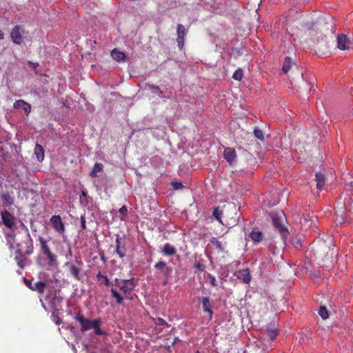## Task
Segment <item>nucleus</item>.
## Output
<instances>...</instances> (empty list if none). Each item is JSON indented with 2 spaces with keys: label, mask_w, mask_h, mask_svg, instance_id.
I'll use <instances>...</instances> for the list:
<instances>
[{
  "label": "nucleus",
  "mask_w": 353,
  "mask_h": 353,
  "mask_svg": "<svg viewBox=\"0 0 353 353\" xmlns=\"http://www.w3.org/2000/svg\"><path fill=\"white\" fill-rule=\"evenodd\" d=\"M345 204L347 205L348 211H353V196L350 201H346Z\"/></svg>",
  "instance_id": "nucleus-43"
},
{
  "label": "nucleus",
  "mask_w": 353,
  "mask_h": 353,
  "mask_svg": "<svg viewBox=\"0 0 353 353\" xmlns=\"http://www.w3.org/2000/svg\"><path fill=\"white\" fill-rule=\"evenodd\" d=\"M319 314L323 319H327L329 316L328 311L325 306H321L319 310Z\"/></svg>",
  "instance_id": "nucleus-36"
},
{
  "label": "nucleus",
  "mask_w": 353,
  "mask_h": 353,
  "mask_svg": "<svg viewBox=\"0 0 353 353\" xmlns=\"http://www.w3.org/2000/svg\"><path fill=\"white\" fill-rule=\"evenodd\" d=\"M34 154L36 155L37 159L39 162H42L44 159V149L43 146L40 144H36L34 148Z\"/></svg>",
  "instance_id": "nucleus-25"
},
{
  "label": "nucleus",
  "mask_w": 353,
  "mask_h": 353,
  "mask_svg": "<svg viewBox=\"0 0 353 353\" xmlns=\"http://www.w3.org/2000/svg\"><path fill=\"white\" fill-rule=\"evenodd\" d=\"M174 187L176 188V189H179L180 188H182L183 187V184L181 183H174Z\"/></svg>",
  "instance_id": "nucleus-45"
},
{
  "label": "nucleus",
  "mask_w": 353,
  "mask_h": 353,
  "mask_svg": "<svg viewBox=\"0 0 353 353\" xmlns=\"http://www.w3.org/2000/svg\"><path fill=\"white\" fill-rule=\"evenodd\" d=\"M74 319L79 322L82 332L93 329L97 335H107V332L101 329V320L100 319L90 320L85 318L84 316L79 312L74 316Z\"/></svg>",
  "instance_id": "nucleus-2"
},
{
  "label": "nucleus",
  "mask_w": 353,
  "mask_h": 353,
  "mask_svg": "<svg viewBox=\"0 0 353 353\" xmlns=\"http://www.w3.org/2000/svg\"><path fill=\"white\" fill-rule=\"evenodd\" d=\"M154 268L158 270L162 271L165 277L166 278V279H168V277L170 276V275L172 272V268L168 266L166 263L164 262L163 261H159V262H157L154 265ZM166 284H167V280H165L163 282V285H166Z\"/></svg>",
  "instance_id": "nucleus-14"
},
{
  "label": "nucleus",
  "mask_w": 353,
  "mask_h": 353,
  "mask_svg": "<svg viewBox=\"0 0 353 353\" xmlns=\"http://www.w3.org/2000/svg\"><path fill=\"white\" fill-rule=\"evenodd\" d=\"M194 266L195 269L196 270V271H198V272H203V271H204V270H205V265H203V264H202L201 262H199V261H196V262L194 263Z\"/></svg>",
  "instance_id": "nucleus-41"
},
{
  "label": "nucleus",
  "mask_w": 353,
  "mask_h": 353,
  "mask_svg": "<svg viewBox=\"0 0 353 353\" xmlns=\"http://www.w3.org/2000/svg\"><path fill=\"white\" fill-rule=\"evenodd\" d=\"M23 282L29 289L36 291L41 294L44 292L46 287V283L43 281H37L32 284L30 280L23 278Z\"/></svg>",
  "instance_id": "nucleus-12"
},
{
  "label": "nucleus",
  "mask_w": 353,
  "mask_h": 353,
  "mask_svg": "<svg viewBox=\"0 0 353 353\" xmlns=\"http://www.w3.org/2000/svg\"><path fill=\"white\" fill-rule=\"evenodd\" d=\"M210 241L219 252H223L224 251V248L221 243L216 238L212 237Z\"/></svg>",
  "instance_id": "nucleus-30"
},
{
  "label": "nucleus",
  "mask_w": 353,
  "mask_h": 353,
  "mask_svg": "<svg viewBox=\"0 0 353 353\" xmlns=\"http://www.w3.org/2000/svg\"><path fill=\"white\" fill-rule=\"evenodd\" d=\"M13 107L16 109L20 108H23V110H24V112L26 114H28L31 111L30 104L26 102L23 99H19V100L16 101L14 103Z\"/></svg>",
  "instance_id": "nucleus-20"
},
{
  "label": "nucleus",
  "mask_w": 353,
  "mask_h": 353,
  "mask_svg": "<svg viewBox=\"0 0 353 353\" xmlns=\"http://www.w3.org/2000/svg\"><path fill=\"white\" fill-rule=\"evenodd\" d=\"M1 200L3 206L8 207L14 204V198L8 192L3 193L1 195Z\"/></svg>",
  "instance_id": "nucleus-27"
},
{
  "label": "nucleus",
  "mask_w": 353,
  "mask_h": 353,
  "mask_svg": "<svg viewBox=\"0 0 353 353\" xmlns=\"http://www.w3.org/2000/svg\"><path fill=\"white\" fill-rule=\"evenodd\" d=\"M135 286L133 279H121L116 278L110 290L111 296L116 299L117 303L122 304L124 299H132L129 296L134 290Z\"/></svg>",
  "instance_id": "nucleus-1"
},
{
  "label": "nucleus",
  "mask_w": 353,
  "mask_h": 353,
  "mask_svg": "<svg viewBox=\"0 0 353 353\" xmlns=\"http://www.w3.org/2000/svg\"><path fill=\"white\" fill-rule=\"evenodd\" d=\"M119 212L120 214L119 219L121 221H125L128 214V208L125 205L122 206Z\"/></svg>",
  "instance_id": "nucleus-34"
},
{
  "label": "nucleus",
  "mask_w": 353,
  "mask_h": 353,
  "mask_svg": "<svg viewBox=\"0 0 353 353\" xmlns=\"http://www.w3.org/2000/svg\"><path fill=\"white\" fill-rule=\"evenodd\" d=\"M229 211H233L236 213V205L233 203H228L227 205H223V209L221 210L219 207L216 208L213 211V216L215 217L216 220H218L222 224H230V223L228 221V220H225V223H224L221 218L226 217L228 218V212Z\"/></svg>",
  "instance_id": "nucleus-5"
},
{
  "label": "nucleus",
  "mask_w": 353,
  "mask_h": 353,
  "mask_svg": "<svg viewBox=\"0 0 353 353\" xmlns=\"http://www.w3.org/2000/svg\"><path fill=\"white\" fill-rule=\"evenodd\" d=\"M162 253L165 256H173L176 253V249L170 243H167L163 245Z\"/></svg>",
  "instance_id": "nucleus-26"
},
{
  "label": "nucleus",
  "mask_w": 353,
  "mask_h": 353,
  "mask_svg": "<svg viewBox=\"0 0 353 353\" xmlns=\"http://www.w3.org/2000/svg\"><path fill=\"white\" fill-rule=\"evenodd\" d=\"M243 77V71L241 68H238L232 75V78L236 81H241Z\"/></svg>",
  "instance_id": "nucleus-35"
},
{
  "label": "nucleus",
  "mask_w": 353,
  "mask_h": 353,
  "mask_svg": "<svg viewBox=\"0 0 353 353\" xmlns=\"http://www.w3.org/2000/svg\"><path fill=\"white\" fill-rule=\"evenodd\" d=\"M303 3H306L308 1V0H302Z\"/></svg>",
  "instance_id": "nucleus-49"
},
{
  "label": "nucleus",
  "mask_w": 353,
  "mask_h": 353,
  "mask_svg": "<svg viewBox=\"0 0 353 353\" xmlns=\"http://www.w3.org/2000/svg\"><path fill=\"white\" fill-rule=\"evenodd\" d=\"M97 278L99 281L101 280V283H103L106 286L110 285V281L107 276L103 275L100 272L97 274Z\"/></svg>",
  "instance_id": "nucleus-33"
},
{
  "label": "nucleus",
  "mask_w": 353,
  "mask_h": 353,
  "mask_svg": "<svg viewBox=\"0 0 353 353\" xmlns=\"http://www.w3.org/2000/svg\"><path fill=\"white\" fill-rule=\"evenodd\" d=\"M154 322L157 325H166L169 326L168 323L162 318H157L154 319Z\"/></svg>",
  "instance_id": "nucleus-40"
},
{
  "label": "nucleus",
  "mask_w": 353,
  "mask_h": 353,
  "mask_svg": "<svg viewBox=\"0 0 353 353\" xmlns=\"http://www.w3.org/2000/svg\"><path fill=\"white\" fill-rule=\"evenodd\" d=\"M209 278L210 280V284L214 287L217 286V282H216L215 276L212 274H209Z\"/></svg>",
  "instance_id": "nucleus-44"
},
{
  "label": "nucleus",
  "mask_w": 353,
  "mask_h": 353,
  "mask_svg": "<svg viewBox=\"0 0 353 353\" xmlns=\"http://www.w3.org/2000/svg\"><path fill=\"white\" fill-rule=\"evenodd\" d=\"M201 301L203 311L205 312L208 313L210 316V318L211 319L212 316L213 312L211 309V303L210 301V299L208 297H202Z\"/></svg>",
  "instance_id": "nucleus-22"
},
{
  "label": "nucleus",
  "mask_w": 353,
  "mask_h": 353,
  "mask_svg": "<svg viewBox=\"0 0 353 353\" xmlns=\"http://www.w3.org/2000/svg\"><path fill=\"white\" fill-rule=\"evenodd\" d=\"M1 219L5 226L12 230L16 225V218L8 210H5L1 212Z\"/></svg>",
  "instance_id": "nucleus-11"
},
{
  "label": "nucleus",
  "mask_w": 353,
  "mask_h": 353,
  "mask_svg": "<svg viewBox=\"0 0 353 353\" xmlns=\"http://www.w3.org/2000/svg\"><path fill=\"white\" fill-rule=\"evenodd\" d=\"M273 225L278 230L283 239H285L289 232L285 225V217L283 212H278L271 214Z\"/></svg>",
  "instance_id": "nucleus-3"
},
{
  "label": "nucleus",
  "mask_w": 353,
  "mask_h": 353,
  "mask_svg": "<svg viewBox=\"0 0 353 353\" xmlns=\"http://www.w3.org/2000/svg\"><path fill=\"white\" fill-rule=\"evenodd\" d=\"M102 170H103V165L99 163H96L93 166L92 172H90V176L92 177H95L97 176V174L98 172H101Z\"/></svg>",
  "instance_id": "nucleus-31"
},
{
  "label": "nucleus",
  "mask_w": 353,
  "mask_h": 353,
  "mask_svg": "<svg viewBox=\"0 0 353 353\" xmlns=\"http://www.w3.org/2000/svg\"><path fill=\"white\" fill-rule=\"evenodd\" d=\"M223 157L230 164H232L237 157L235 150L232 148L224 149Z\"/></svg>",
  "instance_id": "nucleus-17"
},
{
  "label": "nucleus",
  "mask_w": 353,
  "mask_h": 353,
  "mask_svg": "<svg viewBox=\"0 0 353 353\" xmlns=\"http://www.w3.org/2000/svg\"><path fill=\"white\" fill-rule=\"evenodd\" d=\"M315 176V181H316V188L319 190H321L325 183V174L321 172H319L316 173Z\"/></svg>",
  "instance_id": "nucleus-23"
},
{
  "label": "nucleus",
  "mask_w": 353,
  "mask_h": 353,
  "mask_svg": "<svg viewBox=\"0 0 353 353\" xmlns=\"http://www.w3.org/2000/svg\"><path fill=\"white\" fill-rule=\"evenodd\" d=\"M17 245H18L19 247H22V245H21V244H20V243H18V244H17Z\"/></svg>",
  "instance_id": "nucleus-50"
},
{
  "label": "nucleus",
  "mask_w": 353,
  "mask_h": 353,
  "mask_svg": "<svg viewBox=\"0 0 353 353\" xmlns=\"http://www.w3.org/2000/svg\"><path fill=\"white\" fill-rule=\"evenodd\" d=\"M145 87H148L150 89L154 90L157 91L158 92V95L159 97H161L162 91L160 90L159 86H157L156 85L150 84L149 83H147L145 84Z\"/></svg>",
  "instance_id": "nucleus-38"
},
{
  "label": "nucleus",
  "mask_w": 353,
  "mask_h": 353,
  "mask_svg": "<svg viewBox=\"0 0 353 353\" xmlns=\"http://www.w3.org/2000/svg\"><path fill=\"white\" fill-rule=\"evenodd\" d=\"M25 33V27L23 25L14 26L10 32V38L12 41L17 44L21 45L23 43V34Z\"/></svg>",
  "instance_id": "nucleus-7"
},
{
  "label": "nucleus",
  "mask_w": 353,
  "mask_h": 353,
  "mask_svg": "<svg viewBox=\"0 0 353 353\" xmlns=\"http://www.w3.org/2000/svg\"><path fill=\"white\" fill-rule=\"evenodd\" d=\"M250 237L254 243H259L263 240V234L257 229H253L250 234Z\"/></svg>",
  "instance_id": "nucleus-24"
},
{
  "label": "nucleus",
  "mask_w": 353,
  "mask_h": 353,
  "mask_svg": "<svg viewBox=\"0 0 353 353\" xmlns=\"http://www.w3.org/2000/svg\"><path fill=\"white\" fill-rule=\"evenodd\" d=\"M238 279L241 280L243 283L248 284L251 281L250 272L248 268L239 270L236 272Z\"/></svg>",
  "instance_id": "nucleus-16"
},
{
  "label": "nucleus",
  "mask_w": 353,
  "mask_h": 353,
  "mask_svg": "<svg viewBox=\"0 0 353 353\" xmlns=\"http://www.w3.org/2000/svg\"><path fill=\"white\" fill-rule=\"evenodd\" d=\"M353 196V181L350 182L348 187H346L343 192L341 194V199L350 201Z\"/></svg>",
  "instance_id": "nucleus-19"
},
{
  "label": "nucleus",
  "mask_w": 353,
  "mask_h": 353,
  "mask_svg": "<svg viewBox=\"0 0 353 353\" xmlns=\"http://www.w3.org/2000/svg\"><path fill=\"white\" fill-rule=\"evenodd\" d=\"M352 211L347 210V205L345 204V201L341 199L339 197L336 206L335 208V222L336 224H342L347 220V212H351Z\"/></svg>",
  "instance_id": "nucleus-4"
},
{
  "label": "nucleus",
  "mask_w": 353,
  "mask_h": 353,
  "mask_svg": "<svg viewBox=\"0 0 353 353\" xmlns=\"http://www.w3.org/2000/svg\"><path fill=\"white\" fill-rule=\"evenodd\" d=\"M254 135L256 138H257L258 139L261 140V141H264V134H263V132L258 128H255L254 130Z\"/></svg>",
  "instance_id": "nucleus-37"
},
{
  "label": "nucleus",
  "mask_w": 353,
  "mask_h": 353,
  "mask_svg": "<svg viewBox=\"0 0 353 353\" xmlns=\"http://www.w3.org/2000/svg\"><path fill=\"white\" fill-rule=\"evenodd\" d=\"M114 252L120 259H123L126 255L127 249L125 243L123 239L119 234H117L116 236Z\"/></svg>",
  "instance_id": "nucleus-8"
},
{
  "label": "nucleus",
  "mask_w": 353,
  "mask_h": 353,
  "mask_svg": "<svg viewBox=\"0 0 353 353\" xmlns=\"http://www.w3.org/2000/svg\"><path fill=\"white\" fill-rule=\"evenodd\" d=\"M22 250L23 248H19L17 250H16L14 256V259L21 270H23L24 268L26 265L25 262L26 260L24 254H23Z\"/></svg>",
  "instance_id": "nucleus-18"
},
{
  "label": "nucleus",
  "mask_w": 353,
  "mask_h": 353,
  "mask_svg": "<svg viewBox=\"0 0 353 353\" xmlns=\"http://www.w3.org/2000/svg\"><path fill=\"white\" fill-rule=\"evenodd\" d=\"M26 229V239L24 241L25 250L24 254L30 255L33 252V241L29 233L28 229L25 227Z\"/></svg>",
  "instance_id": "nucleus-15"
},
{
  "label": "nucleus",
  "mask_w": 353,
  "mask_h": 353,
  "mask_svg": "<svg viewBox=\"0 0 353 353\" xmlns=\"http://www.w3.org/2000/svg\"><path fill=\"white\" fill-rule=\"evenodd\" d=\"M4 38V34L3 32L0 30V40L3 39Z\"/></svg>",
  "instance_id": "nucleus-46"
},
{
  "label": "nucleus",
  "mask_w": 353,
  "mask_h": 353,
  "mask_svg": "<svg viewBox=\"0 0 353 353\" xmlns=\"http://www.w3.org/2000/svg\"><path fill=\"white\" fill-rule=\"evenodd\" d=\"M292 64V61L291 58L288 57H286L285 59V61L283 63V68H282L283 71L285 73H287L291 68Z\"/></svg>",
  "instance_id": "nucleus-32"
},
{
  "label": "nucleus",
  "mask_w": 353,
  "mask_h": 353,
  "mask_svg": "<svg viewBox=\"0 0 353 353\" xmlns=\"http://www.w3.org/2000/svg\"><path fill=\"white\" fill-rule=\"evenodd\" d=\"M176 42L180 50H182L184 46V37L185 35V28L182 24H178L176 28Z\"/></svg>",
  "instance_id": "nucleus-13"
},
{
  "label": "nucleus",
  "mask_w": 353,
  "mask_h": 353,
  "mask_svg": "<svg viewBox=\"0 0 353 353\" xmlns=\"http://www.w3.org/2000/svg\"><path fill=\"white\" fill-rule=\"evenodd\" d=\"M80 221H81V230H86V220H85V214L81 216Z\"/></svg>",
  "instance_id": "nucleus-42"
},
{
  "label": "nucleus",
  "mask_w": 353,
  "mask_h": 353,
  "mask_svg": "<svg viewBox=\"0 0 353 353\" xmlns=\"http://www.w3.org/2000/svg\"><path fill=\"white\" fill-rule=\"evenodd\" d=\"M337 46L340 50H343L353 49V40L351 41L344 34H339L337 37Z\"/></svg>",
  "instance_id": "nucleus-10"
},
{
  "label": "nucleus",
  "mask_w": 353,
  "mask_h": 353,
  "mask_svg": "<svg viewBox=\"0 0 353 353\" xmlns=\"http://www.w3.org/2000/svg\"><path fill=\"white\" fill-rule=\"evenodd\" d=\"M244 133H245V134H246V135H249V136H250V134H248V132H244Z\"/></svg>",
  "instance_id": "nucleus-51"
},
{
  "label": "nucleus",
  "mask_w": 353,
  "mask_h": 353,
  "mask_svg": "<svg viewBox=\"0 0 353 353\" xmlns=\"http://www.w3.org/2000/svg\"><path fill=\"white\" fill-rule=\"evenodd\" d=\"M81 196H87V193L85 190H82L81 191Z\"/></svg>",
  "instance_id": "nucleus-47"
},
{
  "label": "nucleus",
  "mask_w": 353,
  "mask_h": 353,
  "mask_svg": "<svg viewBox=\"0 0 353 353\" xmlns=\"http://www.w3.org/2000/svg\"><path fill=\"white\" fill-rule=\"evenodd\" d=\"M52 317L53 318V321L56 325H60L62 323L61 319L58 316L57 312H53L52 314Z\"/></svg>",
  "instance_id": "nucleus-39"
},
{
  "label": "nucleus",
  "mask_w": 353,
  "mask_h": 353,
  "mask_svg": "<svg viewBox=\"0 0 353 353\" xmlns=\"http://www.w3.org/2000/svg\"><path fill=\"white\" fill-rule=\"evenodd\" d=\"M111 56L112 59L117 61H124L126 58V54L118 50L117 49H114L111 52Z\"/></svg>",
  "instance_id": "nucleus-28"
},
{
  "label": "nucleus",
  "mask_w": 353,
  "mask_h": 353,
  "mask_svg": "<svg viewBox=\"0 0 353 353\" xmlns=\"http://www.w3.org/2000/svg\"><path fill=\"white\" fill-rule=\"evenodd\" d=\"M195 353H200L199 351H196Z\"/></svg>",
  "instance_id": "nucleus-52"
},
{
  "label": "nucleus",
  "mask_w": 353,
  "mask_h": 353,
  "mask_svg": "<svg viewBox=\"0 0 353 353\" xmlns=\"http://www.w3.org/2000/svg\"><path fill=\"white\" fill-rule=\"evenodd\" d=\"M39 241L40 243V247L42 252L47 256L48 263L50 265L57 263V256L50 250L48 241L42 236H39Z\"/></svg>",
  "instance_id": "nucleus-6"
},
{
  "label": "nucleus",
  "mask_w": 353,
  "mask_h": 353,
  "mask_svg": "<svg viewBox=\"0 0 353 353\" xmlns=\"http://www.w3.org/2000/svg\"><path fill=\"white\" fill-rule=\"evenodd\" d=\"M230 220H231V221H232L231 223H235V222H236V219H234V218H233V217H231V218H230Z\"/></svg>",
  "instance_id": "nucleus-48"
},
{
  "label": "nucleus",
  "mask_w": 353,
  "mask_h": 353,
  "mask_svg": "<svg viewBox=\"0 0 353 353\" xmlns=\"http://www.w3.org/2000/svg\"><path fill=\"white\" fill-rule=\"evenodd\" d=\"M50 223L57 233L60 234H64L65 230V225L59 215H53L50 219Z\"/></svg>",
  "instance_id": "nucleus-9"
},
{
  "label": "nucleus",
  "mask_w": 353,
  "mask_h": 353,
  "mask_svg": "<svg viewBox=\"0 0 353 353\" xmlns=\"http://www.w3.org/2000/svg\"><path fill=\"white\" fill-rule=\"evenodd\" d=\"M279 334V331L276 328H268L265 330L264 334L270 339V341H274Z\"/></svg>",
  "instance_id": "nucleus-29"
},
{
  "label": "nucleus",
  "mask_w": 353,
  "mask_h": 353,
  "mask_svg": "<svg viewBox=\"0 0 353 353\" xmlns=\"http://www.w3.org/2000/svg\"><path fill=\"white\" fill-rule=\"evenodd\" d=\"M65 266L68 267L70 273L74 279H76L77 281L81 280V275H80L81 270L79 268H77L74 265L70 264L69 263H65Z\"/></svg>",
  "instance_id": "nucleus-21"
}]
</instances>
